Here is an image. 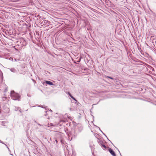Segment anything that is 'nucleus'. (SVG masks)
<instances>
[{
    "mask_svg": "<svg viewBox=\"0 0 156 156\" xmlns=\"http://www.w3.org/2000/svg\"><path fill=\"white\" fill-rule=\"evenodd\" d=\"M106 77H107V78H109L110 79H113V78L111 77H110V76H106Z\"/></svg>",
    "mask_w": 156,
    "mask_h": 156,
    "instance_id": "7",
    "label": "nucleus"
},
{
    "mask_svg": "<svg viewBox=\"0 0 156 156\" xmlns=\"http://www.w3.org/2000/svg\"><path fill=\"white\" fill-rule=\"evenodd\" d=\"M72 98L74 100H75V101H77V100H76V99L75 98H74L73 97Z\"/></svg>",
    "mask_w": 156,
    "mask_h": 156,
    "instance_id": "8",
    "label": "nucleus"
},
{
    "mask_svg": "<svg viewBox=\"0 0 156 156\" xmlns=\"http://www.w3.org/2000/svg\"><path fill=\"white\" fill-rule=\"evenodd\" d=\"M9 108L5 106L3 107V109L1 110H0V113L3 114L5 115L7 114L9 112Z\"/></svg>",
    "mask_w": 156,
    "mask_h": 156,
    "instance_id": "2",
    "label": "nucleus"
},
{
    "mask_svg": "<svg viewBox=\"0 0 156 156\" xmlns=\"http://www.w3.org/2000/svg\"><path fill=\"white\" fill-rule=\"evenodd\" d=\"M8 69H9L12 72L15 73L16 72V70L14 68H11Z\"/></svg>",
    "mask_w": 156,
    "mask_h": 156,
    "instance_id": "5",
    "label": "nucleus"
},
{
    "mask_svg": "<svg viewBox=\"0 0 156 156\" xmlns=\"http://www.w3.org/2000/svg\"><path fill=\"white\" fill-rule=\"evenodd\" d=\"M11 97L13 100H20V96L19 95L14 92L13 90L11 92Z\"/></svg>",
    "mask_w": 156,
    "mask_h": 156,
    "instance_id": "1",
    "label": "nucleus"
},
{
    "mask_svg": "<svg viewBox=\"0 0 156 156\" xmlns=\"http://www.w3.org/2000/svg\"><path fill=\"white\" fill-rule=\"evenodd\" d=\"M101 147L104 148L103 149L104 150H108V147H106L103 143H101Z\"/></svg>",
    "mask_w": 156,
    "mask_h": 156,
    "instance_id": "4",
    "label": "nucleus"
},
{
    "mask_svg": "<svg viewBox=\"0 0 156 156\" xmlns=\"http://www.w3.org/2000/svg\"><path fill=\"white\" fill-rule=\"evenodd\" d=\"M108 150L113 156H116L115 152L111 148H109Z\"/></svg>",
    "mask_w": 156,
    "mask_h": 156,
    "instance_id": "3",
    "label": "nucleus"
},
{
    "mask_svg": "<svg viewBox=\"0 0 156 156\" xmlns=\"http://www.w3.org/2000/svg\"><path fill=\"white\" fill-rule=\"evenodd\" d=\"M72 98L74 100H75V101H77V100H76V99L75 98H74L73 97Z\"/></svg>",
    "mask_w": 156,
    "mask_h": 156,
    "instance_id": "9",
    "label": "nucleus"
},
{
    "mask_svg": "<svg viewBox=\"0 0 156 156\" xmlns=\"http://www.w3.org/2000/svg\"><path fill=\"white\" fill-rule=\"evenodd\" d=\"M45 112L46 113L47 112V111H46Z\"/></svg>",
    "mask_w": 156,
    "mask_h": 156,
    "instance_id": "14",
    "label": "nucleus"
},
{
    "mask_svg": "<svg viewBox=\"0 0 156 156\" xmlns=\"http://www.w3.org/2000/svg\"><path fill=\"white\" fill-rule=\"evenodd\" d=\"M45 83L47 84H49V85H53V83L50 81L47 80V81H45Z\"/></svg>",
    "mask_w": 156,
    "mask_h": 156,
    "instance_id": "6",
    "label": "nucleus"
},
{
    "mask_svg": "<svg viewBox=\"0 0 156 156\" xmlns=\"http://www.w3.org/2000/svg\"><path fill=\"white\" fill-rule=\"evenodd\" d=\"M72 98L74 100H75V101H77V100H76V99L75 98H74L73 97Z\"/></svg>",
    "mask_w": 156,
    "mask_h": 156,
    "instance_id": "10",
    "label": "nucleus"
},
{
    "mask_svg": "<svg viewBox=\"0 0 156 156\" xmlns=\"http://www.w3.org/2000/svg\"><path fill=\"white\" fill-rule=\"evenodd\" d=\"M42 107V108H45V109H46V108H47V107Z\"/></svg>",
    "mask_w": 156,
    "mask_h": 156,
    "instance_id": "12",
    "label": "nucleus"
},
{
    "mask_svg": "<svg viewBox=\"0 0 156 156\" xmlns=\"http://www.w3.org/2000/svg\"><path fill=\"white\" fill-rule=\"evenodd\" d=\"M55 141L56 142V143H57V140H55Z\"/></svg>",
    "mask_w": 156,
    "mask_h": 156,
    "instance_id": "13",
    "label": "nucleus"
},
{
    "mask_svg": "<svg viewBox=\"0 0 156 156\" xmlns=\"http://www.w3.org/2000/svg\"><path fill=\"white\" fill-rule=\"evenodd\" d=\"M68 94L72 98L73 96L71 95V94L70 93L68 92Z\"/></svg>",
    "mask_w": 156,
    "mask_h": 156,
    "instance_id": "11",
    "label": "nucleus"
}]
</instances>
